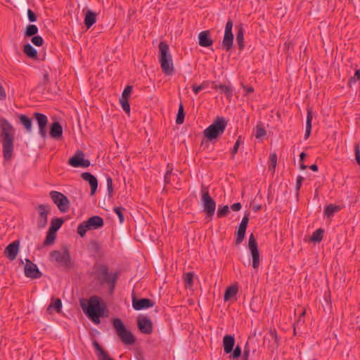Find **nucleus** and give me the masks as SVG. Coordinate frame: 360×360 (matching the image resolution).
Listing matches in <instances>:
<instances>
[{
    "mask_svg": "<svg viewBox=\"0 0 360 360\" xmlns=\"http://www.w3.org/2000/svg\"><path fill=\"white\" fill-rule=\"evenodd\" d=\"M14 134L13 127L7 120L2 118L0 120V137L2 143L3 155L5 160L8 161L12 158L14 148Z\"/></svg>",
    "mask_w": 360,
    "mask_h": 360,
    "instance_id": "f257e3e1",
    "label": "nucleus"
},
{
    "mask_svg": "<svg viewBox=\"0 0 360 360\" xmlns=\"http://www.w3.org/2000/svg\"><path fill=\"white\" fill-rule=\"evenodd\" d=\"M94 274L100 284L106 283L111 291L114 290L118 278V273L110 274L106 265L96 262L94 265Z\"/></svg>",
    "mask_w": 360,
    "mask_h": 360,
    "instance_id": "f03ea898",
    "label": "nucleus"
},
{
    "mask_svg": "<svg viewBox=\"0 0 360 360\" xmlns=\"http://www.w3.org/2000/svg\"><path fill=\"white\" fill-rule=\"evenodd\" d=\"M82 307L84 313L94 323H100V317L103 316L105 308L101 307L100 298L98 297H91L89 300L87 307L82 304Z\"/></svg>",
    "mask_w": 360,
    "mask_h": 360,
    "instance_id": "7ed1b4c3",
    "label": "nucleus"
},
{
    "mask_svg": "<svg viewBox=\"0 0 360 360\" xmlns=\"http://www.w3.org/2000/svg\"><path fill=\"white\" fill-rule=\"evenodd\" d=\"M158 47L160 50L159 62L162 71L166 75H172L174 68L172 58L169 53V47L165 41H160Z\"/></svg>",
    "mask_w": 360,
    "mask_h": 360,
    "instance_id": "20e7f679",
    "label": "nucleus"
},
{
    "mask_svg": "<svg viewBox=\"0 0 360 360\" xmlns=\"http://www.w3.org/2000/svg\"><path fill=\"white\" fill-rule=\"evenodd\" d=\"M227 126L226 120L222 117H217L213 123L203 131L204 136L212 141L224 134Z\"/></svg>",
    "mask_w": 360,
    "mask_h": 360,
    "instance_id": "39448f33",
    "label": "nucleus"
},
{
    "mask_svg": "<svg viewBox=\"0 0 360 360\" xmlns=\"http://www.w3.org/2000/svg\"><path fill=\"white\" fill-rule=\"evenodd\" d=\"M113 327L116 330L117 336L120 338L124 345H134L136 342V338L133 333L127 330L120 318H115L112 320Z\"/></svg>",
    "mask_w": 360,
    "mask_h": 360,
    "instance_id": "423d86ee",
    "label": "nucleus"
},
{
    "mask_svg": "<svg viewBox=\"0 0 360 360\" xmlns=\"http://www.w3.org/2000/svg\"><path fill=\"white\" fill-rule=\"evenodd\" d=\"M103 224L104 221L102 217L99 216H93L88 220L84 221L79 224L77 227V233L81 237H84L87 230L98 229L101 228Z\"/></svg>",
    "mask_w": 360,
    "mask_h": 360,
    "instance_id": "0eeeda50",
    "label": "nucleus"
},
{
    "mask_svg": "<svg viewBox=\"0 0 360 360\" xmlns=\"http://www.w3.org/2000/svg\"><path fill=\"white\" fill-rule=\"evenodd\" d=\"M235 338L233 335H226L223 338V347L226 354H230V360H238L241 356V349L237 345L233 349Z\"/></svg>",
    "mask_w": 360,
    "mask_h": 360,
    "instance_id": "6e6552de",
    "label": "nucleus"
},
{
    "mask_svg": "<svg viewBox=\"0 0 360 360\" xmlns=\"http://www.w3.org/2000/svg\"><path fill=\"white\" fill-rule=\"evenodd\" d=\"M201 193L203 210L206 213V216L212 219L215 212L216 202L211 198L207 187L202 185L201 187Z\"/></svg>",
    "mask_w": 360,
    "mask_h": 360,
    "instance_id": "1a4fd4ad",
    "label": "nucleus"
},
{
    "mask_svg": "<svg viewBox=\"0 0 360 360\" xmlns=\"http://www.w3.org/2000/svg\"><path fill=\"white\" fill-rule=\"evenodd\" d=\"M50 256L51 260L66 268H70L72 265L70 255L66 248L63 249V251L53 250L51 252Z\"/></svg>",
    "mask_w": 360,
    "mask_h": 360,
    "instance_id": "9d476101",
    "label": "nucleus"
},
{
    "mask_svg": "<svg viewBox=\"0 0 360 360\" xmlns=\"http://www.w3.org/2000/svg\"><path fill=\"white\" fill-rule=\"evenodd\" d=\"M49 195L53 203L57 205L61 212H66L68 210L70 202L65 195L55 191H51Z\"/></svg>",
    "mask_w": 360,
    "mask_h": 360,
    "instance_id": "9b49d317",
    "label": "nucleus"
},
{
    "mask_svg": "<svg viewBox=\"0 0 360 360\" xmlns=\"http://www.w3.org/2000/svg\"><path fill=\"white\" fill-rule=\"evenodd\" d=\"M68 164L74 167H88L90 161L84 159V153L82 150H77L75 155L68 160Z\"/></svg>",
    "mask_w": 360,
    "mask_h": 360,
    "instance_id": "f8f14e48",
    "label": "nucleus"
},
{
    "mask_svg": "<svg viewBox=\"0 0 360 360\" xmlns=\"http://www.w3.org/2000/svg\"><path fill=\"white\" fill-rule=\"evenodd\" d=\"M38 211L37 227L39 229L44 228L48 222V214L50 211V206L48 205L40 204L37 207Z\"/></svg>",
    "mask_w": 360,
    "mask_h": 360,
    "instance_id": "ddd939ff",
    "label": "nucleus"
},
{
    "mask_svg": "<svg viewBox=\"0 0 360 360\" xmlns=\"http://www.w3.org/2000/svg\"><path fill=\"white\" fill-rule=\"evenodd\" d=\"M232 27L233 22L231 19H229L226 24L224 36L222 41V46L226 51L231 50L233 46V35Z\"/></svg>",
    "mask_w": 360,
    "mask_h": 360,
    "instance_id": "4468645a",
    "label": "nucleus"
},
{
    "mask_svg": "<svg viewBox=\"0 0 360 360\" xmlns=\"http://www.w3.org/2000/svg\"><path fill=\"white\" fill-rule=\"evenodd\" d=\"M26 264L24 267V273L26 277L32 279L39 278L42 274L37 266L32 262L29 259H25Z\"/></svg>",
    "mask_w": 360,
    "mask_h": 360,
    "instance_id": "2eb2a0df",
    "label": "nucleus"
},
{
    "mask_svg": "<svg viewBox=\"0 0 360 360\" xmlns=\"http://www.w3.org/2000/svg\"><path fill=\"white\" fill-rule=\"evenodd\" d=\"M34 117L36 119L39 126V134L42 139H45L47 136L46 125L48 124L47 117L41 113L35 112Z\"/></svg>",
    "mask_w": 360,
    "mask_h": 360,
    "instance_id": "dca6fc26",
    "label": "nucleus"
},
{
    "mask_svg": "<svg viewBox=\"0 0 360 360\" xmlns=\"http://www.w3.org/2000/svg\"><path fill=\"white\" fill-rule=\"evenodd\" d=\"M137 326L142 333L149 335L153 332V323L150 319L148 317H138Z\"/></svg>",
    "mask_w": 360,
    "mask_h": 360,
    "instance_id": "f3484780",
    "label": "nucleus"
},
{
    "mask_svg": "<svg viewBox=\"0 0 360 360\" xmlns=\"http://www.w3.org/2000/svg\"><path fill=\"white\" fill-rule=\"evenodd\" d=\"M154 304L155 302L150 299H136L135 296H132V307L135 310L139 311L153 307Z\"/></svg>",
    "mask_w": 360,
    "mask_h": 360,
    "instance_id": "a211bd4d",
    "label": "nucleus"
},
{
    "mask_svg": "<svg viewBox=\"0 0 360 360\" xmlns=\"http://www.w3.org/2000/svg\"><path fill=\"white\" fill-rule=\"evenodd\" d=\"M20 241L15 240L10 243L4 250V255L10 260L13 261L19 252Z\"/></svg>",
    "mask_w": 360,
    "mask_h": 360,
    "instance_id": "6ab92c4d",
    "label": "nucleus"
},
{
    "mask_svg": "<svg viewBox=\"0 0 360 360\" xmlns=\"http://www.w3.org/2000/svg\"><path fill=\"white\" fill-rule=\"evenodd\" d=\"M81 177L87 181L91 188V195H94L98 188V180L95 176L89 172H83Z\"/></svg>",
    "mask_w": 360,
    "mask_h": 360,
    "instance_id": "aec40b11",
    "label": "nucleus"
},
{
    "mask_svg": "<svg viewBox=\"0 0 360 360\" xmlns=\"http://www.w3.org/2000/svg\"><path fill=\"white\" fill-rule=\"evenodd\" d=\"M50 136L54 139H59L63 136V127L58 122H53L50 127Z\"/></svg>",
    "mask_w": 360,
    "mask_h": 360,
    "instance_id": "412c9836",
    "label": "nucleus"
},
{
    "mask_svg": "<svg viewBox=\"0 0 360 360\" xmlns=\"http://www.w3.org/2000/svg\"><path fill=\"white\" fill-rule=\"evenodd\" d=\"M199 44L202 47H208L212 45L213 40L210 37V31L205 30L198 34Z\"/></svg>",
    "mask_w": 360,
    "mask_h": 360,
    "instance_id": "4be33fe9",
    "label": "nucleus"
},
{
    "mask_svg": "<svg viewBox=\"0 0 360 360\" xmlns=\"http://www.w3.org/2000/svg\"><path fill=\"white\" fill-rule=\"evenodd\" d=\"M96 21V14L91 11H88L84 17V25L87 28H90Z\"/></svg>",
    "mask_w": 360,
    "mask_h": 360,
    "instance_id": "5701e85b",
    "label": "nucleus"
},
{
    "mask_svg": "<svg viewBox=\"0 0 360 360\" xmlns=\"http://www.w3.org/2000/svg\"><path fill=\"white\" fill-rule=\"evenodd\" d=\"M313 119L312 112L311 110H307V122H306V131L304 134V139H307L311 131V122Z\"/></svg>",
    "mask_w": 360,
    "mask_h": 360,
    "instance_id": "b1692460",
    "label": "nucleus"
},
{
    "mask_svg": "<svg viewBox=\"0 0 360 360\" xmlns=\"http://www.w3.org/2000/svg\"><path fill=\"white\" fill-rule=\"evenodd\" d=\"M238 288L236 285L229 286L224 292V300H229L231 297L236 296L238 292Z\"/></svg>",
    "mask_w": 360,
    "mask_h": 360,
    "instance_id": "393cba45",
    "label": "nucleus"
},
{
    "mask_svg": "<svg viewBox=\"0 0 360 360\" xmlns=\"http://www.w3.org/2000/svg\"><path fill=\"white\" fill-rule=\"evenodd\" d=\"M252 257V267L257 269L260 264V257L258 248L250 250Z\"/></svg>",
    "mask_w": 360,
    "mask_h": 360,
    "instance_id": "a878e982",
    "label": "nucleus"
},
{
    "mask_svg": "<svg viewBox=\"0 0 360 360\" xmlns=\"http://www.w3.org/2000/svg\"><path fill=\"white\" fill-rule=\"evenodd\" d=\"M23 51L29 58L32 59L37 58V50L30 44H27L24 46Z\"/></svg>",
    "mask_w": 360,
    "mask_h": 360,
    "instance_id": "bb28decb",
    "label": "nucleus"
},
{
    "mask_svg": "<svg viewBox=\"0 0 360 360\" xmlns=\"http://www.w3.org/2000/svg\"><path fill=\"white\" fill-rule=\"evenodd\" d=\"M20 121L22 124L24 126L27 132H31L32 121V119L26 116L25 115H20L19 116Z\"/></svg>",
    "mask_w": 360,
    "mask_h": 360,
    "instance_id": "cd10ccee",
    "label": "nucleus"
},
{
    "mask_svg": "<svg viewBox=\"0 0 360 360\" xmlns=\"http://www.w3.org/2000/svg\"><path fill=\"white\" fill-rule=\"evenodd\" d=\"M64 221L62 218H54L51 221V226L49 227V231L51 232L56 233L57 231L61 227Z\"/></svg>",
    "mask_w": 360,
    "mask_h": 360,
    "instance_id": "c85d7f7f",
    "label": "nucleus"
},
{
    "mask_svg": "<svg viewBox=\"0 0 360 360\" xmlns=\"http://www.w3.org/2000/svg\"><path fill=\"white\" fill-rule=\"evenodd\" d=\"M88 250L94 255H100L101 251V247L98 242L96 240H91L88 245Z\"/></svg>",
    "mask_w": 360,
    "mask_h": 360,
    "instance_id": "c756f323",
    "label": "nucleus"
},
{
    "mask_svg": "<svg viewBox=\"0 0 360 360\" xmlns=\"http://www.w3.org/2000/svg\"><path fill=\"white\" fill-rule=\"evenodd\" d=\"M214 89H219L221 91L226 94V97L229 99H231L233 96V89L229 86L225 84H220L219 86L216 85L213 86Z\"/></svg>",
    "mask_w": 360,
    "mask_h": 360,
    "instance_id": "7c9ffc66",
    "label": "nucleus"
},
{
    "mask_svg": "<svg viewBox=\"0 0 360 360\" xmlns=\"http://www.w3.org/2000/svg\"><path fill=\"white\" fill-rule=\"evenodd\" d=\"M340 210V207L338 205L330 204L325 207L324 214L328 217H331L335 212H338Z\"/></svg>",
    "mask_w": 360,
    "mask_h": 360,
    "instance_id": "2f4dec72",
    "label": "nucleus"
},
{
    "mask_svg": "<svg viewBox=\"0 0 360 360\" xmlns=\"http://www.w3.org/2000/svg\"><path fill=\"white\" fill-rule=\"evenodd\" d=\"M62 309V302L60 299H56L52 302L47 308V311L50 314L52 313L54 309L57 312H60Z\"/></svg>",
    "mask_w": 360,
    "mask_h": 360,
    "instance_id": "473e14b6",
    "label": "nucleus"
},
{
    "mask_svg": "<svg viewBox=\"0 0 360 360\" xmlns=\"http://www.w3.org/2000/svg\"><path fill=\"white\" fill-rule=\"evenodd\" d=\"M93 346L95 348V349L99 353L98 360H102L108 356V354L107 353V352H105L101 347V345H99V343L97 341L94 340L93 342Z\"/></svg>",
    "mask_w": 360,
    "mask_h": 360,
    "instance_id": "72a5a7b5",
    "label": "nucleus"
},
{
    "mask_svg": "<svg viewBox=\"0 0 360 360\" xmlns=\"http://www.w3.org/2000/svg\"><path fill=\"white\" fill-rule=\"evenodd\" d=\"M236 42L240 50L244 48V30L240 28L236 34Z\"/></svg>",
    "mask_w": 360,
    "mask_h": 360,
    "instance_id": "f704fd0d",
    "label": "nucleus"
},
{
    "mask_svg": "<svg viewBox=\"0 0 360 360\" xmlns=\"http://www.w3.org/2000/svg\"><path fill=\"white\" fill-rule=\"evenodd\" d=\"M256 139H261L266 135V130L262 124H257L254 130Z\"/></svg>",
    "mask_w": 360,
    "mask_h": 360,
    "instance_id": "c9c22d12",
    "label": "nucleus"
},
{
    "mask_svg": "<svg viewBox=\"0 0 360 360\" xmlns=\"http://www.w3.org/2000/svg\"><path fill=\"white\" fill-rule=\"evenodd\" d=\"M323 236V230L322 229H319L316 230L311 236V240L313 242L319 243L322 240Z\"/></svg>",
    "mask_w": 360,
    "mask_h": 360,
    "instance_id": "e433bc0d",
    "label": "nucleus"
},
{
    "mask_svg": "<svg viewBox=\"0 0 360 360\" xmlns=\"http://www.w3.org/2000/svg\"><path fill=\"white\" fill-rule=\"evenodd\" d=\"M194 274L193 272H188L184 275V281L186 288H191L193 285Z\"/></svg>",
    "mask_w": 360,
    "mask_h": 360,
    "instance_id": "4c0bfd02",
    "label": "nucleus"
},
{
    "mask_svg": "<svg viewBox=\"0 0 360 360\" xmlns=\"http://www.w3.org/2000/svg\"><path fill=\"white\" fill-rule=\"evenodd\" d=\"M56 233L51 232V231L49 230V231L47 232L46 238L44 240V245H51L53 244V243L56 240Z\"/></svg>",
    "mask_w": 360,
    "mask_h": 360,
    "instance_id": "58836bf2",
    "label": "nucleus"
},
{
    "mask_svg": "<svg viewBox=\"0 0 360 360\" xmlns=\"http://www.w3.org/2000/svg\"><path fill=\"white\" fill-rule=\"evenodd\" d=\"M184 115H185V114H184V106H183V104L181 103L179 106V110H178V113H177L176 119V123L177 124H183V122L184 121Z\"/></svg>",
    "mask_w": 360,
    "mask_h": 360,
    "instance_id": "ea45409f",
    "label": "nucleus"
},
{
    "mask_svg": "<svg viewBox=\"0 0 360 360\" xmlns=\"http://www.w3.org/2000/svg\"><path fill=\"white\" fill-rule=\"evenodd\" d=\"M245 229L238 227V229L236 232V245H239L243 242L245 235Z\"/></svg>",
    "mask_w": 360,
    "mask_h": 360,
    "instance_id": "a19ab883",
    "label": "nucleus"
},
{
    "mask_svg": "<svg viewBox=\"0 0 360 360\" xmlns=\"http://www.w3.org/2000/svg\"><path fill=\"white\" fill-rule=\"evenodd\" d=\"M210 82L204 81L200 85H193L192 89L195 95H197L201 90H203L209 86Z\"/></svg>",
    "mask_w": 360,
    "mask_h": 360,
    "instance_id": "79ce46f5",
    "label": "nucleus"
},
{
    "mask_svg": "<svg viewBox=\"0 0 360 360\" xmlns=\"http://www.w3.org/2000/svg\"><path fill=\"white\" fill-rule=\"evenodd\" d=\"M38 32V28L35 25H29L26 27L25 36L32 37L34 36Z\"/></svg>",
    "mask_w": 360,
    "mask_h": 360,
    "instance_id": "37998d69",
    "label": "nucleus"
},
{
    "mask_svg": "<svg viewBox=\"0 0 360 360\" xmlns=\"http://www.w3.org/2000/svg\"><path fill=\"white\" fill-rule=\"evenodd\" d=\"M229 212V207L228 205L219 206L217 215L218 218H221L226 216Z\"/></svg>",
    "mask_w": 360,
    "mask_h": 360,
    "instance_id": "c03bdc74",
    "label": "nucleus"
},
{
    "mask_svg": "<svg viewBox=\"0 0 360 360\" xmlns=\"http://www.w3.org/2000/svg\"><path fill=\"white\" fill-rule=\"evenodd\" d=\"M120 103L122 105L123 110L128 115L130 112V105L128 98H120Z\"/></svg>",
    "mask_w": 360,
    "mask_h": 360,
    "instance_id": "a18cd8bd",
    "label": "nucleus"
},
{
    "mask_svg": "<svg viewBox=\"0 0 360 360\" xmlns=\"http://www.w3.org/2000/svg\"><path fill=\"white\" fill-rule=\"evenodd\" d=\"M248 248L249 250L258 248L257 243L253 233H251L249 236Z\"/></svg>",
    "mask_w": 360,
    "mask_h": 360,
    "instance_id": "49530a36",
    "label": "nucleus"
},
{
    "mask_svg": "<svg viewBox=\"0 0 360 360\" xmlns=\"http://www.w3.org/2000/svg\"><path fill=\"white\" fill-rule=\"evenodd\" d=\"M269 160H270V162H271V165L269 167V169L272 171L273 172H274V169L276 167V164H277V155L276 153H272L269 156Z\"/></svg>",
    "mask_w": 360,
    "mask_h": 360,
    "instance_id": "de8ad7c7",
    "label": "nucleus"
},
{
    "mask_svg": "<svg viewBox=\"0 0 360 360\" xmlns=\"http://www.w3.org/2000/svg\"><path fill=\"white\" fill-rule=\"evenodd\" d=\"M107 189L109 196H112L113 193L112 179L110 176L106 177Z\"/></svg>",
    "mask_w": 360,
    "mask_h": 360,
    "instance_id": "09e8293b",
    "label": "nucleus"
},
{
    "mask_svg": "<svg viewBox=\"0 0 360 360\" xmlns=\"http://www.w3.org/2000/svg\"><path fill=\"white\" fill-rule=\"evenodd\" d=\"M124 209L122 207H116L114 208V212L118 216L119 220L120 223H122L124 221V217L123 215V210Z\"/></svg>",
    "mask_w": 360,
    "mask_h": 360,
    "instance_id": "8fccbe9b",
    "label": "nucleus"
},
{
    "mask_svg": "<svg viewBox=\"0 0 360 360\" xmlns=\"http://www.w3.org/2000/svg\"><path fill=\"white\" fill-rule=\"evenodd\" d=\"M360 80V70L355 71L354 75L349 79V85L352 86V84H355L356 82Z\"/></svg>",
    "mask_w": 360,
    "mask_h": 360,
    "instance_id": "3c124183",
    "label": "nucleus"
},
{
    "mask_svg": "<svg viewBox=\"0 0 360 360\" xmlns=\"http://www.w3.org/2000/svg\"><path fill=\"white\" fill-rule=\"evenodd\" d=\"M31 41L35 46H40L43 44L44 39L41 36L37 35V36H33L32 38L31 39Z\"/></svg>",
    "mask_w": 360,
    "mask_h": 360,
    "instance_id": "603ef678",
    "label": "nucleus"
},
{
    "mask_svg": "<svg viewBox=\"0 0 360 360\" xmlns=\"http://www.w3.org/2000/svg\"><path fill=\"white\" fill-rule=\"evenodd\" d=\"M131 91H132V86H129V85L127 86L122 92L121 98L129 99V96H130Z\"/></svg>",
    "mask_w": 360,
    "mask_h": 360,
    "instance_id": "864d4df0",
    "label": "nucleus"
},
{
    "mask_svg": "<svg viewBox=\"0 0 360 360\" xmlns=\"http://www.w3.org/2000/svg\"><path fill=\"white\" fill-rule=\"evenodd\" d=\"M240 143H241L240 137H238V139L236 141V143L231 151V153L233 156H234L238 153V148H239Z\"/></svg>",
    "mask_w": 360,
    "mask_h": 360,
    "instance_id": "5fc2aeb1",
    "label": "nucleus"
},
{
    "mask_svg": "<svg viewBox=\"0 0 360 360\" xmlns=\"http://www.w3.org/2000/svg\"><path fill=\"white\" fill-rule=\"evenodd\" d=\"M354 153H355V158L358 163V165H360V149H359V144L355 143L354 145Z\"/></svg>",
    "mask_w": 360,
    "mask_h": 360,
    "instance_id": "6e6d98bb",
    "label": "nucleus"
},
{
    "mask_svg": "<svg viewBox=\"0 0 360 360\" xmlns=\"http://www.w3.org/2000/svg\"><path fill=\"white\" fill-rule=\"evenodd\" d=\"M307 156V154L304 152H302L300 155V168L301 169H305L307 166L306 165H304V158H306Z\"/></svg>",
    "mask_w": 360,
    "mask_h": 360,
    "instance_id": "4d7b16f0",
    "label": "nucleus"
},
{
    "mask_svg": "<svg viewBox=\"0 0 360 360\" xmlns=\"http://www.w3.org/2000/svg\"><path fill=\"white\" fill-rule=\"evenodd\" d=\"M248 222H249V217H248V214H245L243 219H242V221L239 225V227H242L243 229H247V226H248Z\"/></svg>",
    "mask_w": 360,
    "mask_h": 360,
    "instance_id": "13d9d810",
    "label": "nucleus"
},
{
    "mask_svg": "<svg viewBox=\"0 0 360 360\" xmlns=\"http://www.w3.org/2000/svg\"><path fill=\"white\" fill-rule=\"evenodd\" d=\"M304 181V178L301 176H298L296 181L295 189L297 191V195H298V192L302 186V181Z\"/></svg>",
    "mask_w": 360,
    "mask_h": 360,
    "instance_id": "bf43d9fd",
    "label": "nucleus"
},
{
    "mask_svg": "<svg viewBox=\"0 0 360 360\" xmlns=\"http://www.w3.org/2000/svg\"><path fill=\"white\" fill-rule=\"evenodd\" d=\"M27 17L30 22H33L37 20V15L36 14L30 9H28L27 11Z\"/></svg>",
    "mask_w": 360,
    "mask_h": 360,
    "instance_id": "052dcab7",
    "label": "nucleus"
},
{
    "mask_svg": "<svg viewBox=\"0 0 360 360\" xmlns=\"http://www.w3.org/2000/svg\"><path fill=\"white\" fill-rule=\"evenodd\" d=\"M241 207L242 205L240 202H236L231 206V209L235 212L239 211L241 209Z\"/></svg>",
    "mask_w": 360,
    "mask_h": 360,
    "instance_id": "680f3d73",
    "label": "nucleus"
},
{
    "mask_svg": "<svg viewBox=\"0 0 360 360\" xmlns=\"http://www.w3.org/2000/svg\"><path fill=\"white\" fill-rule=\"evenodd\" d=\"M249 354H250V349L247 347H245L244 349V351H243L242 360H248Z\"/></svg>",
    "mask_w": 360,
    "mask_h": 360,
    "instance_id": "e2e57ef3",
    "label": "nucleus"
},
{
    "mask_svg": "<svg viewBox=\"0 0 360 360\" xmlns=\"http://www.w3.org/2000/svg\"><path fill=\"white\" fill-rule=\"evenodd\" d=\"M6 97V94L5 92V90L0 83V100H4Z\"/></svg>",
    "mask_w": 360,
    "mask_h": 360,
    "instance_id": "0e129e2a",
    "label": "nucleus"
},
{
    "mask_svg": "<svg viewBox=\"0 0 360 360\" xmlns=\"http://www.w3.org/2000/svg\"><path fill=\"white\" fill-rule=\"evenodd\" d=\"M172 174V172L171 171H167L165 175V181L167 183V184H169L170 183V176Z\"/></svg>",
    "mask_w": 360,
    "mask_h": 360,
    "instance_id": "69168bd1",
    "label": "nucleus"
},
{
    "mask_svg": "<svg viewBox=\"0 0 360 360\" xmlns=\"http://www.w3.org/2000/svg\"><path fill=\"white\" fill-rule=\"evenodd\" d=\"M270 335L276 342L277 341V333L276 330H271Z\"/></svg>",
    "mask_w": 360,
    "mask_h": 360,
    "instance_id": "338daca9",
    "label": "nucleus"
},
{
    "mask_svg": "<svg viewBox=\"0 0 360 360\" xmlns=\"http://www.w3.org/2000/svg\"><path fill=\"white\" fill-rule=\"evenodd\" d=\"M243 88L246 90L247 94H250V93H252L254 91V89L251 86H250V87L244 86Z\"/></svg>",
    "mask_w": 360,
    "mask_h": 360,
    "instance_id": "774afa93",
    "label": "nucleus"
}]
</instances>
